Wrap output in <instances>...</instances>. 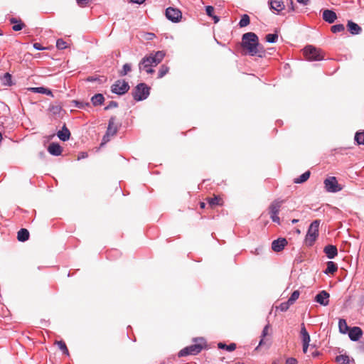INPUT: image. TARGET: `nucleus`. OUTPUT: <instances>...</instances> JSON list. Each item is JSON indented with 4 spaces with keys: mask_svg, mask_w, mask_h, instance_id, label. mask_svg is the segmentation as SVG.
<instances>
[{
    "mask_svg": "<svg viewBox=\"0 0 364 364\" xmlns=\"http://www.w3.org/2000/svg\"><path fill=\"white\" fill-rule=\"evenodd\" d=\"M330 294L325 290L321 291L315 296L314 301L321 306H326L329 304Z\"/></svg>",
    "mask_w": 364,
    "mask_h": 364,
    "instance_id": "obj_9",
    "label": "nucleus"
},
{
    "mask_svg": "<svg viewBox=\"0 0 364 364\" xmlns=\"http://www.w3.org/2000/svg\"><path fill=\"white\" fill-rule=\"evenodd\" d=\"M268 4L269 9L277 11V14L285 9V5L282 0H269Z\"/></svg>",
    "mask_w": 364,
    "mask_h": 364,
    "instance_id": "obj_12",
    "label": "nucleus"
},
{
    "mask_svg": "<svg viewBox=\"0 0 364 364\" xmlns=\"http://www.w3.org/2000/svg\"><path fill=\"white\" fill-rule=\"evenodd\" d=\"M348 337L352 341H358L363 336V331L358 326L350 328L348 331Z\"/></svg>",
    "mask_w": 364,
    "mask_h": 364,
    "instance_id": "obj_11",
    "label": "nucleus"
},
{
    "mask_svg": "<svg viewBox=\"0 0 364 364\" xmlns=\"http://www.w3.org/2000/svg\"><path fill=\"white\" fill-rule=\"evenodd\" d=\"M291 305V304L290 303H289L288 301H287L285 302H282V304H280V305L277 307V309H279V311H281L282 312H285L289 309V308Z\"/></svg>",
    "mask_w": 364,
    "mask_h": 364,
    "instance_id": "obj_44",
    "label": "nucleus"
},
{
    "mask_svg": "<svg viewBox=\"0 0 364 364\" xmlns=\"http://www.w3.org/2000/svg\"><path fill=\"white\" fill-rule=\"evenodd\" d=\"M165 53L163 50H159L155 53H151L149 55H147L149 58H151L152 63H154V65H157L159 64L164 58L165 57Z\"/></svg>",
    "mask_w": 364,
    "mask_h": 364,
    "instance_id": "obj_17",
    "label": "nucleus"
},
{
    "mask_svg": "<svg viewBox=\"0 0 364 364\" xmlns=\"http://www.w3.org/2000/svg\"><path fill=\"white\" fill-rule=\"evenodd\" d=\"M132 70V65L130 63H125L122 69L119 72V75L121 77L125 76L129 72Z\"/></svg>",
    "mask_w": 364,
    "mask_h": 364,
    "instance_id": "obj_35",
    "label": "nucleus"
},
{
    "mask_svg": "<svg viewBox=\"0 0 364 364\" xmlns=\"http://www.w3.org/2000/svg\"><path fill=\"white\" fill-rule=\"evenodd\" d=\"M1 83L5 86H11L14 85L12 76L9 73H6L0 77Z\"/></svg>",
    "mask_w": 364,
    "mask_h": 364,
    "instance_id": "obj_29",
    "label": "nucleus"
},
{
    "mask_svg": "<svg viewBox=\"0 0 364 364\" xmlns=\"http://www.w3.org/2000/svg\"><path fill=\"white\" fill-rule=\"evenodd\" d=\"M269 328V324H267L264 327V328H263V330L262 331V335H261L262 338L259 341V346H262L263 344V343H264V338L266 337V336L268 334Z\"/></svg>",
    "mask_w": 364,
    "mask_h": 364,
    "instance_id": "obj_42",
    "label": "nucleus"
},
{
    "mask_svg": "<svg viewBox=\"0 0 364 364\" xmlns=\"http://www.w3.org/2000/svg\"><path fill=\"white\" fill-rule=\"evenodd\" d=\"M110 135H107V133H105V134L104 135L103 138H102V143H101V146H102L103 144L107 143L109 139H110Z\"/></svg>",
    "mask_w": 364,
    "mask_h": 364,
    "instance_id": "obj_53",
    "label": "nucleus"
},
{
    "mask_svg": "<svg viewBox=\"0 0 364 364\" xmlns=\"http://www.w3.org/2000/svg\"><path fill=\"white\" fill-rule=\"evenodd\" d=\"M104 102L105 97L101 93L95 94L91 97V102L92 105L95 107L102 105L104 103Z\"/></svg>",
    "mask_w": 364,
    "mask_h": 364,
    "instance_id": "obj_24",
    "label": "nucleus"
},
{
    "mask_svg": "<svg viewBox=\"0 0 364 364\" xmlns=\"http://www.w3.org/2000/svg\"><path fill=\"white\" fill-rule=\"evenodd\" d=\"M300 295V292L299 290L294 291L290 297L288 299L289 303H290L291 305L294 304V302L299 299V296Z\"/></svg>",
    "mask_w": 364,
    "mask_h": 364,
    "instance_id": "obj_40",
    "label": "nucleus"
},
{
    "mask_svg": "<svg viewBox=\"0 0 364 364\" xmlns=\"http://www.w3.org/2000/svg\"><path fill=\"white\" fill-rule=\"evenodd\" d=\"M33 48L37 50H46V48L45 47H43L41 43H33Z\"/></svg>",
    "mask_w": 364,
    "mask_h": 364,
    "instance_id": "obj_51",
    "label": "nucleus"
},
{
    "mask_svg": "<svg viewBox=\"0 0 364 364\" xmlns=\"http://www.w3.org/2000/svg\"><path fill=\"white\" fill-rule=\"evenodd\" d=\"M241 46L246 50L250 56L263 58L265 56V50L259 43L257 35L253 32H247L242 35Z\"/></svg>",
    "mask_w": 364,
    "mask_h": 364,
    "instance_id": "obj_1",
    "label": "nucleus"
},
{
    "mask_svg": "<svg viewBox=\"0 0 364 364\" xmlns=\"http://www.w3.org/2000/svg\"><path fill=\"white\" fill-rule=\"evenodd\" d=\"M288 12H294L296 11L295 5L293 0H289L287 4Z\"/></svg>",
    "mask_w": 364,
    "mask_h": 364,
    "instance_id": "obj_47",
    "label": "nucleus"
},
{
    "mask_svg": "<svg viewBox=\"0 0 364 364\" xmlns=\"http://www.w3.org/2000/svg\"><path fill=\"white\" fill-rule=\"evenodd\" d=\"M288 242L284 237H279L277 240H274L272 242V249L273 251L276 252H281L284 250L285 246H287Z\"/></svg>",
    "mask_w": 364,
    "mask_h": 364,
    "instance_id": "obj_10",
    "label": "nucleus"
},
{
    "mask_svg": "<svg viewBox=\"0 0 364 364\" xmlns=\"http://www.w3.org/2000/svg\"><path fill=\"white\" fill-rule=\"evenodd\" d=\"M265 40L267 43H274L278 40V34L277 33H268L265 36Z\"/></svg>",
    "mask_w": 364,
    "mask_h": 364,
    "instance_id": "obj_36",
    "label": "nucleus"
},
{
    "mask_svg": "<svg viewBox=\"0 0 364 364\" xmlns=\"http://www.w3.org/2000/svg\"><path fill=\"white\" fill-rule=\"evenodd\" d=\"M154 65V63L151 60V58H149L147 55L144 56L139 63V70H142L149 68H152Z\"/></svg>",
    "mask_w": 364,
    "mask_h": 364,
    "instance_id": "obj_20",
    "label": "nucleus"
},
{
    "mask_svg": "<svg viewBox=\"0 0 364 364\" xmlns=\"http://www.w3.org/2000/svg\"><path fill=\"white\" fill-rule=\"evenodd\" d=\"M129 89V83L124 80H117L111 86V92L119 96L125 95Z\"/></svg>",
    "mask_w": 364,
    "mask_h": 364,
    "instance_id": "obj_6",
    "label": "nucleus"
},
{
    "mask_svg": "<svg viewBox=\"0 0 364 364\" xmlns=\"http://www.w3.org/2000/svg\"><path fill=\"white\" fill-rule=\"evenodd\" d=\"M346 26L349 33L353 36L358 35L362 31L361 27L351 20L348 21Z\"/></svg>",
    "mask_w": 364,
    "mask_h": 364,
    "instance_id": "obj_16",
    "label": "nucleus"
},
{
    "mask_svg": "<svg viewBox=\"0 0 364 364\" xmlns=\"http://www.w3.org/2000/svg\"><path fill=\"white\" fill-rule=\"evenodd\" d=\"M9 22L11 24H14L12 29L14 31H21L24 27L25 24L21 19H17L16 18H11L9 19Z\"/></svg>",
    "mask_w": 364,
    "mask_h": 364,
    "instance_id": "obj_21",
    "label": "nucleus"
},
{
    "mask_svg": "<svg viewBox=\"0 0 364 364\" xmlns=\"http://www.w3.org/2000/svg\"><path fill=\"white\" fill-rule=\"evenodd\" d=\"M118 103L116 101H110L107 104V105L104 108L105 110H109L112 108H116L118 107Z\"/></svg>",
    "mask_w": 364,
    "mask_h": 364,
    "instance_id": "obj_48",
    "label": "nucleus"
},
{
    "mask_svg": "<svg viewBox=\"0 0 364 364\" xmlns=\"http://www.w3.org/2000/svg\"><path fill=\"white\" fill-rule=\"evenodd\" d=\"M323 252L328 259H334L338 255V249L336 245H327L323 248Z\"/></svg>",
    "mask_w": 364,
    "mask_h": 364,
    "instance_id": "obj_15",
    "label": "nucleus"
},
{
    "mask_svg": "<svg viewBox=\"0 0 364 364\" xmlns=\"http://www.w3.org/2000/svg\"><path fill=\"white\" fill-rule=\"evenodd\" d=\"M91 0H76V2L78 6L81 7H84L88 5Z\"/></svg>",
    "mask_w": 364,
    "mask_h": 364,
    "instance_id": "obj_50",
    "label": "nucleus"
},
{
    "mask_svg": "<svg viewBox=\"0 0 364 364\" xmlns=\"http://www.w3.org/2000/svg\"><path fill=\"white\" fill-rule=\"evenodd\" d=\"M58 348H60V350L63 352V354L66 355H69V351H68V349L64 341H57L56 342Z\"/></svg>",
    "mask_w": 364,
    "mask_h": 364,
    "instance_id": "obj_39",
    "label": "nucleus"
},
{
    "mask_svg": "<svg viewBox=\"0 0 364 364\" xmlns=\"http://www.w3.org/2000/svg\"><path fill=\"white\" fill-rule=\"evenodd\" d=\"M319 225V220H315L310 224L305 237L307 245L312 246L318 237Z\"/></svg>",
    "mask_w": 364,
    "mask_h": 364,
    "instance_id": "obj_4",
    "label": "nucleus"
},
{
    "mask_svg": "<svg viewBox=\"0 0 364 364\" xmlns=\"http://www.w3.org/2000/svg\"><path fill=\"white\" fill-rule=\"evenodd\" d=\"M310 175H311V172L309 171H307L304 172V173H302L300 176L295 178L294 179V183H298V184L303 183L309 178Z\"/></svg>",
    "mask_w": 364,
    "mask_h": 364,
    "instance_id": "obj_30",
    "label": "nucleus"
},
{
    "mask_svg": "<svg viewBox=\"0 0 364 364\" xmlns=\"http://www.w3.org/2000/svg\"><path fill=\"white\" fill-rule=\"evenodd\" d=\"M144 70H145L146 72V73H148V74H153L154 73V70L152 68H149L144 69Z\"/></svg>",
    "mask_w": 364,
    "mask_h": 364,
    "instance_id": "obj_58",
    "label": "nucleus"
},
{
    "mask_svg": "<svg viewBox=\"0 0 364 364\" xmlns=\"http://www.w3.org/2000/svg\"><path fill=\"white\" fill-rule=\"evenodd\" d=\"M97 78L96 77H89L87 80L88 82H95L96 81Z\"/></svg>",
    "mask_w": 364,
    "mask_h": 364,
    "instance_id": "obj_61",
    "label": "nucleus"
},
{
    "mask_svg": "<svg viewBox=\"0 0 364 364\" xmlns=\"http://www.w3.org/2000/svg\"><path fill=\"white\" fill-rule=\"evenodd\" d=\"M145 1L146 0H130V2L132 3V4H141Z\"/></svg>",
    "mask_w": 364,
    "mask_h": 364,
    "instance_id": "obj_57",
    "label": "nucleus"
},
{
    "mask_svg": "<svg viewBox=\"0 0 364 364\" xmlns=\"http://www.w3.org/2000/svg\"><path fill=\"white\" fill-rule=\"evenodd\" d=\"M302 344H303V348H302L303 352H304V353H306L307 350H308V348L310 346V344L309 343H302Z\"/></svg>",
    "mask_w": 364,
    "mask_h": 364,
    "instance_id": "obj_56",
    "label": "nucleus"
},
{
    "mask_svg": "<svg viewBox=\"0 0 364 364\" xmlns=\"http://www.w3.org/2000/svg\"><path fill=\"white\" fill-rule=\"evenodd\" d=\"M73 102L75 104V107L78 109H85L87 107H90V102L79 100H73Z\"/></svg>",
    "mask_w": 364,
    "mask_h": 364,
    "instance_id": "obj_41",
    "label": "nucleus"
},
{
    "mask_svg": "<svg viewBox=\"0 0 364 364\" xmlns=\"http://www.w3.org/2000/svg\"><path fill=\"white\" fill-rule=\"evenodd\" d=\"M338 328H339V331L343 334L347 333L350 329V327L348 326L346 320L343 318L339 319Z\"/></svg>",
    "mask_w": 364,
    "mask_h": 364,
    "instance_id": "obj_31",
    "label": "nucleus"
},
{
    "mask_svg": "<svg viewBox=\"0 0 364 364\" xmlns=\"http://www.w3.org/2000/svg\"><path fill=\"white\" fill-rule=\"evenodd\" d=\"M338 270V265L336 263H335L333 261H328L326 263V268L323 271V273L325 274H334Z\"/></svg>",
    "mask_w": 364,
    "mask_h": 364,
    "instance_id": "obj_22",
    "label": "nucleus"
},
{
    "mask_svg": "<svg viewBox=\"0 0 364 364\" xmlns=\"http://www.w3.org/2000/svg\"><path fill=\"white\" fill-rule=\"evenodd\" d=\"M87 156V154L86 152H80L78 155L77 159L80 160L82 159H85Z\"/></svg>",
    "mask_w": 364,
    "mask_h": 364,
    "instance_id": "obj_54",
    "label": "nucleus"
},
{
    "mask_svg": "<svg viewBox=\"0 0 364 364\" xmlns=\"http://www.w3.org/2000/svg\"><path fill=\"white\" fill-rule=\"evenodd\" d=\"M56 47L59 50H63L67 48V43L62 38L56 41Z\"/></svg>",
    "mask_w": 364,
    "mask_h": 364,
    "instance_id": "obj_43",
    "label": "nucleus"
},
{
    "mask_svg": "<svg viewBox=\"0 0 364 364\" xmlns=\"http://www.w3.org/2000/svg\"><path fill=\"white\" fill-rule=\"evenodd\" d=\"M296 1L299 3V4H301L304 6H306L309 4L310 2V0H296Z\"/></svg>",
    "mask_w": 364,
    "mask_h": 364,
    "instance_id": "obj_55",
    "label": "nucleus"
},
{
    "mask_svg": "<svg viewBox=\"0 0 364 364\" xmlns=\"http://www.w3.org/2000/svg\"><path fill=\"white\" fill-rule=\"evenodd\" d=\"M57 136L62 141H67L70 137V132L68 129L65 124H64L61 129L57 132Z\"/></svg>",
    "mask_w": 364,
    "mask_h": 364,
    "instance_id": "obj_18",
    "label": "nucleus"
},
{
    "mask_svg": "<svg viewBox=\"0 0 364 364\" xmlns=\"http://www.w3.org/2000/svg\"><path fill=\"white\" fill-rule=\"evenodd\" d=\"M193 341L196 342V343L183 348L178 353L179 358L189 355H196L201 352L203 349V346L205 344V339L202 337H198L193 338Z\"/></svg>",
    "mask_w": 364,
    "mask_h": 364,
    "instance_id": "obj_2",
    "label": "nucleus"
},
{
    "mask_svg": "<svg viewBox=\"0 0 364 364\" xmlns=\"http://www.w3.org/2000/svg\"><path fill=\"white\" fill-rule=\"evenodd\" d=\"M205 12H206L207 16H208L209 17L213 16V13H214V7L212 6H210V5L206 6H205Z\"/></svg>",
    "mask_w": 364,
    "mask_h": 364,
    "instance_id": "obj_49",
    "label": "nucleus"
},
{
    "mask_svg": "<svg viewBox=\"0 0 364 364\" xmlns=\"http://www.w3.org/2000/svg\"><path fill=\"white\" fill-rule=\"evenodd\" d=\"M29 232L26 228H21L17 233V239L20 242H26L29 239Z\"/></svg>",
    "mask_w": 364,
    "mask_h": 364,
    "instance_id": "obj_25",
    "label": "nucleus"
},
{
    "mask_svg": "<svg viewBox=\"0 0 364 364\" xmlns=\"http://www.w3.org/2000/svg\"><path fill=\"white\" fill-rule=\"evenodd\" d=\"M300 333L302 340V343H309L311 341L310 335L308 333L304 323L301 324Z\"/></svg>",
    "mask_w": 364,
    "mask_h": 364,
    "instance_id": "obj_26",
    "label": "nucleus"
},
{
    "mask_svg": "<svg viewBox=\"0 0 364 364\" xmlns=\"http://www.w3.org/2000/svg\"><path fill=\"white\" fill-rule=\"evenodd\" d=\"M322 18L326 22L333 23L336 20L337 15L333 10L325 9L323 11Z\"/></svg>",
    "mask_w": 364,
    "mask_h": 364,
    "instance_id": "obj_13",
    "label": "nucleus"
},
{
    "mask_svg": "<svg viewBox=\"0 0 364 364\" xmlns=\"http://www.w3.org/2000/svg\"><path fill=\"white\" fill-rule=\"evenodd\" d=\"M282 202L274 200L269 206V214L278 215L281 207Z\"/></svg>",
    "mask_w": 364,
    "mask_h": 364,
    "instance_id": "obj_28",
    "label": "nucleus"
},
{
    "mask_svg": "<svg viewBox=\"0 0 364 364\" xmlns=\"http://www.w3.org/2000/svg\"><path fill=\"white\" fill-rule=\"evenodd\" d=\"M220 198L218 196H214L208 200V203L210 206L219 205Z\"/></svg>",
    "mask_w": 364,
    "mask_h": 364,
    "instance_id": "obj_45",
    "label": "nucleus"
},
{
    "mask_svg": "<svg viewBox=\"0 0 364 364\" xmlns=\"http://www.w3.org/2000/svg\"><path fill=\"white\" fill-rule=\"evenodd\" d=\"M62 108L59 105H53L50 107V111L55 115L59 114Z\"/></svg>",
    "mask_w": 364,
    "mask_h": 364,
    "instance_id": "obj_46",
    "label": "nucleus"
},
{
    "mask_svg": "<svg viewBox=\"0 0 364 364\" xmlns=\"http://www.w3.org/2000/svg\"><path fill=\"white\" fill-rule=\"evenodd\" d=\"M205 204L203 202L200 203V207L202 208H205Z\"/></svg>",
    "mask_w": 364,
    "mask_h": 364,
    "instance_id": "obj_64",
    "label": "nucleus"
},
{
    "mask_svg": "<svg viewBox=\"0 0 364 364\" xmlns=\"http://www.w3.org/2000/svg\"><path fill=\"white\" fill-rule=\"evenodd\" d=\"M250 22V16L247 14H243L239 21L238 26L240 28L247 26Z\"/></svg>",
    "mask_w": 364,
    "mask_h": 364,
    "instance_id": "obj_34",
    "label": "nucleus"
},
{
    "mask_svg": "<svg viewBox=\"0 0 364 364\" xmlns=\"http://www.w3.org/2000/svg\"><path fill=\"white\" fill-rule=\"evenodd\" d=\"M165 16L168 20L173 23H178L182 18L181 11L178 9L171 6L165 10Z\"/></svg>",
    "mask_w": 364,
    "mask_h": 364,
    "instance_id": "obj_7",
    "label": "nucleus"
},
{
    "mask_svg": "<svg viewBox=\"0 0 364 364\" xmlns=\"http://www.w3.org/2000/svg\"><path fill=\"white\" fill-rule=\"evenodd\" d=\"M218 348L219 349L226 350L228 352H231L235 350L236 344L235 343H231L229 345H227L224 343L220 342L218 343Z\"/></svg>",
    "mask_w": 364,
    "mask_h": 364,
    "instance_id": "obj_32",
    "label": "nucleus"
},
{
    "mask_svg": "<svg viewBox=\"0 0 364 364\" xmlns=\"http://www.w3.org/2000/svg\"><path fill=\"white\" fill-rule=\"evenodd\" d=\"M354 140L358 145H364V130L356 132Z\"/></svg>",
    "mask_w": 364,
    "mask_h": 364,
    "instance_id": "obj_33",
    "label": "nucleus"
},
{
    "mask_svg": "<svg viewBox=\"0 0 364 364\" xmlns=\"http://www.w3.org/2000/svg\"><path fill=\"white\" fill-rule=\"evenodd\" d=\"M169 70V68L166 65H162L158 72V78H161L165 76Z\"/></svg>",
    "mask_w": 364,
    "mask_h": 364,
    "instance_id": "obj_38",
    "label": "nucleus"
},
{
    "mask_svg": "<svg viewBox=\"0 0 364 364\" xmlns=\"http://www.w3.org/2000/svg\"><path fill=\"white\" fill-rule=\"evenodd\" d=\"M115 117H111L108 122V127L106 131L107 135L114 136L117 133L118 127L114 126Z\"/></svg>",
    "mask_w": 364,
    "mask_h": 364,
    "instance_id": "obj_19",
    "label": "nucleus"
},
{
    "mask_svg": "<svg viewBox=\"0 0 364 364\" xmlns=\"http://www.w3.org/2000/svg\"><path fill=\"white\" fill-rule=\"evenodd\" d=\"M304 55L309 61H320L324 58L322 50L312 45L304 47Z\"/></svg>",
    "mask_w": 364,
    "mask_h": 364,
    "instance_id": "obj_5",
    "label": "nucleus"
},
{
    "mask_svg": "<svg viewBox=\"0 0 364 364\" xmlns=\"http://www.w3.org/2000/svg\"><path fill=\"white\" fill-rule=\"evenodd\" d=\"M210 17L213 19L214 23H218L220 21V17L214 14L213 15V16Z\"/></svg>",
    "mask_w": 364,
    "mask_h": 364,
    "instance_id": "obj_59",
    "label": "nucleus"
},
{
    "mask_svg": "<svg viewBox=\"0 0 364 364\" xmlns=\"http://www.w3.org/2000/svg\"><path fill=\"white\" fill-rule=\"evenodd\" d=\"M270 218L274 223H277L279 224L280 219H279V217L278 216V215L270 214Z\"/></svg>",
    "mask_w": 364,
    "mask_h": 364,
    "instance_id": "obj_52",
    "label": "nucleus"
},
{
    "mask_svg": "<svg viewBox=\"0 0 364 364\" xmlns=\"http://www.w3.org/2000/svg\"><path fill=\"white\" fill-rule=\"evenodd\" d=\"M298 222H299V220H298V219H293V220H291V223H292V224H296V223H297Z\"/></svg>",
    "mask_w": 364,
    "mask_h": 364,
    "instance_id": "obj_63",
    "label": "nucleus"
},
{
    "mask_svg": "<svg viewBox=\"0 0 364 364\" xmlns=\"http://www.w3.org/2000/svg\"><path fill=\"white\" fill-rule=\"evenodd\" d=\"M344 30H345V26L342 23L333 25L331 28V31L333 33H340V32L344 31Z\"/></svg>",
    "mask_w": 364,
    "mask_h": 364,
    "instance_id": "obj_37",
    "label": "nucleus"
},
{
    "mask_svg": "<svg viewBox=\"0 0 364 364\" xmlns=\"http://www.w3.org/2000/svg\"><path fill=\"white\" fill-rule=\"evenodd\" d=\"M336 361L339 364H353L354 363V360L350 359L349 356L346 354L336 356Z\"/></svg>",
    "mask_w": 364,
    "mask_h": 364,
    "instance_id": "obj_27",
    "label": "nucleus"
},
{
    "mask_svg": "<svg viewBox=\"0 0 364 364\" xmlns=\"http://www.w3.org/2000/svg\"><path fill=\"white\" fill-rule=\"evenodd\" d=\"M48 151L49 152L50 154H51L53 156H58L61 155L62 151H63V148L58 143L52 142L49 144V146L48 147Z\"/></svg>",
    "mask_w": 364,
    "mask_h": 364,
    "instance_id": "obj_14",
    "label": "nucleus"
},
{
    "mask_svg": "<svg viewBox=\"0 0 364 364\" xmlns=\"http://www.w3.org/2000/svg\"><path fill=\"white\" fill-rule=\"evenodd\" d=\"M261 251H262V248L257 247V248L255 249V253L257 254V255H259Z\"/></svg>",
    "mask_w": 364,
    "mask_h": 364,
    "instance_id": "obj_62",
    "label": "nucleus"
},
{
    "mask_svg": "<svg viewBox=\"0 0 364 364\" xmlns=\"http://www.w3.org/2000/svg\"><path fill=\"white\" fill-rule=\"evenodd\" d=\"M320 355V352L318 351V350H315L314 352L312 353V357L313 358H316L318 357V355Z\"/></svg>",
    "mask_w": 364,
    "mask_h": 364,
    "instance_id": "obj_60",
    "label": "nucleus"
},
{
    "mask_svg": "<svg viewBox=\"0 0 364 364\" xmlns=\"http://www.w3.org/2000/svg\"><path fill=\"white\" fill-rule=\"evenodd\" d=\"M29 90L34 93L44 94L48 96H53L51 90L44 87H31Z\"/></svg>",
    "mask_w": 364,
    "mask_h": 364,
    "instance_id": "obj_23",
    "label": "nucleus"
},
{
    "mask_svg": "<svg viewBox=\"0 0 364 364\" xmlns=\"http://www.w3.org/2000/svg\"><path fill=\"white\" fill-rule=\"evenodd\" d=\"M325 188L328 192L337 193L340 191L342 188L338 184L337 179L334 176H331L324 180Z\"/></svg>",
    "mask_w": 364,
    "mask_h": 364,
    "instance_id": "obj_8",
    "label": "nucleus"
},
{
    "mask_svg": "<svg viewBox=\"0 0 364 364\" xmlns=\"http://www.w3.org/2000/svg\"><path fill=\"white\" fill-rule=\"evenodd\" d=\"M151 87L144 82L139 83L132 91V95L136 102L145 100L150 95Z\"/></svg>",
    "mask_w": 364,
    "mask_h": 364,
    "instance_id": "obj_3",
    "label": "nucleus"
}]
</instances>
